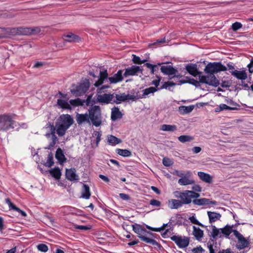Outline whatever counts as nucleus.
<instances>
[{"instance_id":"f257e3e1","label":"nucleus","mask_w":253,"mask_h":253,"mask_svg":"<svg viewBox=\"0 0 253 253\" xmlns=\"http://www.w3.org/2000/svg\"><path fill=\"white\" fill-rule=\"evenodd\" d=\"M74 122L73 118L69 114H63L60 116L55 125L56 132L58 136H64Z\"/></svg>"},{"instance_id":"f03ea898","label":"nucleus","mask_w":253,"mask_h":253,"mask_svg":"<svg viewBox=\"0 0 253 253\" xmlns=\"http://www.w3.org/2000/svg\"><path fill=\"white\" fill-rule=\"evenodd\" d=\"M132 230L135 233L137 234V237L142 241L146 243L150 244L153 246H160V245L155 240L147 237L146 236L148 234L151 236L153 233L147 231L142 225L135 223L132 225Z\"/></svg>"},{"instance_id":"7ed1b4c3","label":"nucleus","mask_w":253,"mask_h":253,"mask_svg":"<svg viewBox=\"0 0 253 253\" xmlns=\"http://www.w3.org/2000/svg\"><path fill=\"white\" fill-rule=\"evenodd\" d=\"M227 68L221 62H210L206 66L204 72L210 76L221 71H226Z\"/></svg>"},{"instance_id":"20e7f679","label":"nucleus","mask_w":253,"mask_h":253,"mask_svg":"<svg viewBox=\"0 0 253 253\" xmlns=\"http://www.w3.org/2000/svg\"><path fill=\"white\" fill-rule=\"evenodd\" d=\"M88 115L89 120L93 125L97 127L100 126L102 123L101 109L99 106H93L89 110Z\"/></svg>"},{"instance_id":"39448f33","label":"nucleus","mask_w":253,"mask_h":253,"mask_svg":"<svg viewBox=\"0 0 253 253\" xmlns=\"http://www.w3.org/2000/svg\"><path fill=\"white\" fill-rule=\"evenodd\" d=\"M15 123L11 115L4 114L0 115V130L7 131L10 128H13Z\"/></svg>"},{"instance_id":"423d86ee","label":"nucleus","mask_w":253,"mask_h":253,"mask_svg":"<svg viewBox=\"0 0 253 253\" xmlns=\"http://www.w3.org/2000/svg\"><path fill=\"white\" fill-rule=\"evenodd\" d=\"M200 194L198 193L190 190H184L182 191L180 202L183 204H189L192 202L193 199L199 198Z\"/></svg>"},{"instance_id":"0eeeda50","label":"nucleus","mask_w":253,"mask_h":253,"mask_svg":"<svg viewBox=\"0 0 253 253\" xmlns=\"http://www.w3.org/2000/svg\"><path fill=\"white\" fill-rule=\"evenodd\" d=\"M89 83L88 82L80 84L71 90V93L76 97L82 96L89 89Z\"/></svg>"},{"instance_id":"6e6552de","label":"nucleus","mask_w":253,"mask_h":253,"mask_svg":"<svg viewBox=\"0 0 253 253\" xmlns=\"http://www.w3.org/2000/svg\"><path fill=\"white\" fill-rule=\"evenodd\" d=\"M199 83L205 84L214 87H217L220 84L219 81L216 79L214 75L207 76L202 75L199 77Z\"/></svg>"},{"instance_id":"1a4fd4ad","label":"nucleus","mask_w":253,"mask_h":253,"mask_svg":"<svg viewBox=\"0 0 253 253\" xmlns=\"http://www.w3.org/2000/svg\"><path fill=\"white\" fill-rule=\"evenodd\" d=\"M171 240L174 242L179 248H185L189 244V238L184 237L182 239L181 236L173 235L170 237Z\"/></svg>"},{"instance_id":"9d476101","label":"nucleus","mask_w":253,"mask_h":253,"mask_svg":"<svg viewBox=\"0 0 253 253\" xmlns=\"http://www.w3.org/2000/svg\"><path fill=\"white\" fill-rule=\"evenodd\" d=\"M114 94L111 93H104L103 94H97L96 96V100L100 103L105 104H113V99Z\"/></svg>"},{"instance_id":"9b49d317","label":"nucleus","mask_w":253,"mask_h":253,"mask_svg":"<svg viewBox=\"0 0 253 253\" xmlns=\"http://www.w3.org/2000/svg\"><path fill=\"white\" fill-rule=\"evenodd\" d=\"M19 30L20 35H35L41 32V29L38 27L30 28L20 27Z\"/></svg>"},{"instance_id":"f8f14e48","label":"nucleus","mask_w":253,"mask_h":253,"mask_svg":"<svg viewBox=\"0 0 253 253\" xmlns=\"http://www.w3.org/2000/svg\"><path fill=\"white\" fill-rule=\"evenodd\" d=\"M192 173L191 171L188 170L186 172L185 175L178 179V183L182 186L191 185L195 183V181L191 178Z\"/></svg>"},{"instance_id":"ddd939ff","label":"nucleus","mask_w":253,"mask_h":253,"mask_svg":"<svg viewBox=\"0 0 253 253\" xmlns=\"http://www.w3.org/2000/svg\"><path fill=\"white\" fill-rule=\"evenodd\" d=\"M116 100L113 99V104L116 103L118 104L121 102H124L127 100H134L137 98L136 96L134 95H130L129 94H126L125 93H123L121 94H116Z\"/></svg>"},{"instance_id":"4468645a","label":"nucleus","mask_w":253,"mask_h":253,"mask_svg":"<svg viewBox=\"0 0 253 253\" xmlns=\"http://www.w3.org/2000/svg\"><path fill=\"white\" fill-rule=\"evenodd\" d=\"M235 236L238 239V248L240 249H243L247 247L249 244V242L238 231H235Z\"/></svg>"},{"instance_id":"2eb2a0df","label":"nucleus","mask_w":253,"mask_h":253,"mask_svg":"<svg viewBox=\"0 0 253 253\" xmlns=\"http://www.w3.org/2000/svg\"><path fill=\"white\" fill-rule=\"evenodd\" d=\"M192 203L195 205L197 206H206L209 205H216L217 202L215 201H211L209 199L205 198H202L200 199L194 198L192 200Z\"/></svg>"},{"instance_id":"dca6fc26","label":"nucleus","mask_w":253,"mask_h":253,"mask_svg":"<svg viewBox=\"0 0 253 253\" xmlns=\"http://www.w3.org/2000/svg\"><path fill=\"white\" fill-rule=\"evenodd\" d=\"M142 72V69H141L140 67L132 65L130 67L125 69V72L124 74V76L125 77H126L129 76L137 75V74L139 72L141 73Z\"/></svg>"},{"instance_id":"f3484780","label":"nucleus","mask_w":253,"mask_h":253,"mask_svg":"<svg viewBox=\"0 0 253 253\" xmlns=\"http://www.w3.org/2000/svg\"><path fill=\"white\" fill-rule=\"evenodd\" d=\"M63 39L66 42H80L81 41V38L79 36L71 32L64 35Z\"/></svg>"},{"instance_id":"a211bd4d","label":"nucleus","mask_w":253,"mask_h":253,"mask_svg":"<svg viewBox=\"0 0 253 253\" xmlns=\"http://www.w3.org/2000/svg\"><path fill=\"white\" fill-rule=\"evenodd\" d=\"M160 69L164 74L169 76L175 75L178 72L177 70L171 65L162 66Z\"/></svg>"},{"instance_id":"6ab92c4d","label":"nucleus","mask_w":253,"mask_h":253,"mask_svg":"<svg viewBox=\"0 0 253 253\" xmlns=\"http://www.w3.org/2000/svg\"><path fill=\"white\" fill-rule=\"evenodd\" d=\"M76 169H66L65 172L66 178L71 181H75L79 180V176L76 173Z\"/></svg>"},{"instance_id":"aec40b11","label":"nucleus","mask_w":253,"mask_h":253,"mask_svg":"<svg viewBox=\"0 0 253 253\" xmlns=\"http://www.w3.org/2000/svg\"><path fill=\"white\" fill-rule=\"evenodd\" d=\"M76 121L78 125H80L84 123H89V115L88 114L77 113L76 116Z\"/></svg>"},{"instance_id":"412c9836","label":"nucleus","mask_w":253,"mask_h":253,"mask_svg":"<svg viewBox=\"0 0 253 253\" xmlns=\"http://www.w3.org/2000/svg\"><path fill=\"white\" fill-rule=\"evenodd\" d=\"M5 202L8 205L9 210H12L17 211L18 212L20 213L21 215L23 217L27 216V213L26 212L20 210L19 208L16 207L13 203L11 202L9 198H6L5 199Z\"/></svg>"},{"instance_id":"4be33fe9","label":"nucleus","mask_w":253,"mask_h":253,"mask_svg":"<svg viewBox=\"0 0 253 253\" xmlns=\"http://www.w3.org/2000/svg\"><path fill=\"white\" fill-rule=\"evenodd\" d=\"M122 74L123 71L122 70H120L113 77H109L108 80L110 84H116L122 81L123 79Z\"/></svg>"},{"instance_id":"5701e85b","label":"nucleus","mask_w":253,"mask_h":253,"mask_svg":"<svg viewBox=\"0 0 253 253\" xmlns=\"http://www.w3.org/2000/svg\"><path fill=\"white\" fill-rule=\"evenodd\" d=\"M123 114L120 111L118 107H114L111 109V119L112 121H115L123 117Z\"/></svg>"},{"instance_id":"b1692460","label":"nucleus","mask_w":253,"mask_h":253,"mask_svg":"<svg viewBox=\"0 0 253 253\" xmlns=\"http://www.w3.org/2000/svg\"><path fill=\"white\" fill-rule=\"evenodd\" d=\"M186 71L194 77H196L198 75L201 74V72L198 71L196 64H188L185 67Z\"/></svg>"},{"instance_id":"393cba45","label":"nucleus","mask_w":253,"mask_h":253,"mask_svg":"<svg viewBox=\"0 0 253 253\" xmlns=\"http://www.w3.org/2000/svg\"><path fill=\"white\" fill-rule=\"evenodd\" d=\"M232 75L235 77L237 79L241 80H245L247 78V74L245 71L234 70L230 72Z\"/></svg>"},{"instance_id":"a878e982","label":"nucleus","mask_w":253,"mask_h":253,"mask_svg":"<svg viewBox=\"0 0 253 253\" xmlns=\"http://www.w3.org/2000/svg\"><path fill=\"white\" fill-rule=\"evenodd\" d=\"M198 175L200 179L206 183H211L212 181V178L211 176L207 173L202 171L198 172Z\"/></svg>"},{"instance_id":"bb28decb","label":"nucleus","mask_w":253,"mask_h":253,"mask_svg":"<svg viewBox=\"0 0 253 253\" xmlns=\"http://www.w3.org/2000/svg\"><path fill=\"white\" fill-rule=\"evenodd\" d=\"M233 225H226L224 227L220 229L221 234L226 237H228L232 233H233L235 235V231L237 230L233 229Z\"/></svg>"},{"instance_id":"cd10ccee","label":"nucleus","mask_w":253,"mask_h":253,"mask_svg":"<svg viewBox=\"0 0 253 253\" xmlns=\"http://www.w3.org/2000/svg\"><path fill=\"white\" fill-rule=\"evenodd\" d=\"M207 214L209 218V222L211 223L219 220L221 217V215L219 213L215 212L208 211Z\"/></svg>"},{"instance_id":"c85d7f7f","label":"nucleus","mask_w":253,"mask_h":253,"mask_svg":"<svg viewBox=\"0 0 253 253\" xmlns=\"http://www.w3.org/2000/svg\"><path fill=\"white\" fill-rule=\"evenodd\" d=\"M55 158L61 164L65 163L67 160L62 150L60 148H58L56 151Z\"/></svg>"},{"instance_id":"c756f323","label":"nucleus","mask_w":253,"mask_h":253,"mask_svg":"<svg viewBox=\"0 0 253 253\" xmlns=\"http://www.w3.org/2000/svg\"><path fill=\"white\" fill-rule=\"evenodd\" d=\"M168 206L171 209H177L182 207V205L180 200L176 199H170L168 201Z\"/></svg>"},{"instance_id":"7c9ffc66","label":"nucleus","mask_w":253,"mask_h":253,"mask_svg":"<svg viewBox=\"0 0 253 253\" xmlns=\"http://www.w3.org/2000/svg\"><path fill=\"white\" fill-rule=\"evenodd\" d=\"M193 235L195 236L196 240L200 241L201 239L203 237L204 232L199 227H196L195 226H193Z\"/></svg>"},{"instance_id":"2f4dec72","label":"nucleus","mask_w":253,"mask_h":253,"mask_svg":"<svg viewBox=\"0 0 253 253\" xmlns=\"http://www.w3.org/2000/svg\"><path fill=\"white\" fill-rule=\"evenodd\" d=\"M194 106L193 105H190L188 106H180L178 108V111L180 114L184 115L190 113L194 109Z\"/></svg>"},{"instance_id":"473e14b6","label":"nucleus","mask_w":253,"mask_h":253,"mask_svg":"<svg viewBox=\"0 0 253 253\" xmlns=\"http://www.w3.org/2000/svg\"><path fill=\"white\" fill-rule=\"evenodd\" d=\"M57 105L62 109H67L69 110L72 109V107L70 104H69L66 101L61 99H58L57 100Z\"/></svg>"},{"instance_id":"72a5a7b5","label":"nucleus","mask_w":253,"mask_h":253,"mask_svg":"<svg viewBox=\"0 0 253 253\" xmlns=\"http://www.w3.org/2000/svg\"><path fill=\"white\" fill-rule=\"evenodd\" d=\"M82 197L85 199H88L90 197V188L87 184H83V189L82 192Z\"/></svg>"},{"instance_id":"f704fd0d","label":"nucleus","mask_w":253,"mask_h":253,"mask_svg":"<svg viewBox=\"0 0 253 253\" xmlns=\"http://www.w3.org/2000/svg\"><path fill=\"white\" fill-rule=\"evenodd\" d=\"M49 173L52 177L56 179H59L61 177V172L58 167L50 169Z\"/></svg>"},{"instance_id":"c9c22d12","label":"nucleus","mask_w":253,"mask_h":253,"mask_svg":"<svg viewBox=\"0 0 253 253\" xmlns=\"http://www.w3.org/2000/svg\"><path fill=\"white\" fill-rule=\"evenodd\" d=\"M177 126L175 125H162L161 129L165 131L174 132L177 130Z\"/></svg>"},{"instance_id":"e433bc0d","label":"nucleus","mask_w":253,"mask_h":253,"mask_svg":"<svg viewBox=\"0 0 253 253\" xmlns=\"http://www.w3.org/2000/svg\"><path fill=\"white\" fill-rule=\"evenodd\" d=\"M107 141L109 144L112 145L118 144L122 142L120 139L112 135L107 136Z\"/></svg>"},{"instance_id":"4c0bfd02","label":"nucleus","mask_w":253,"mask_h":253,"mask_svg":"<svg viewBox=\"0 0 253 253\" xmlns=\"http://www.w3.org/2000/svg\"><path fill=\"white\" fill-rule=\"evenodd\" d=\"M159 88H155L154 87H150L144 89L143 90V94L142 96L139 97L140 98H145L146 95H149L150 93H153L159 90Z\"/></svg>"},{"instance_id":"58836bf2","label":"nucleus","mask_w":253,"mask_h":253,"mask_svg":"<svg viewBox=\"0 0 253 253\" xmlns=\"http://www.w3.org/2000/svg\"><path fill=\"white\" fill-rule=\"evenodd\" d=\"M84 100H82L79 98H77L75 99H71L69 100L70 106L72 105L73 107L81 106L84 105Z\"/></svg>"},{"instance_id":"ea45409f","label":"nucleus","mask_w":253,"mask_h":253,"mask_svg":"<svg viewBox=\"0 0 253 253\" xmlns=\"http://www.w3.org/2000/svg\"><path fill=\"white\" fill-rule=\"evenodd\" d=\"M116 152L119 155L124 157H129L131 155V152L127 149H117Z\"/></svg>"},{"instance_id":"a19ab883","label":"nucleus","mask_w":253,"mask_h":253,"mask_svg":"<svg viewBox=\"0 0 253 253\" xmlns=\"http://www.w3.org/2000/svg\"><path fill=\"white\" fill-rule=\"evenodd\" d=\"M220 229L217 228L214 225L212 226V232H211V236L213 239H216L217 237L221 238L222 237Z\"/></svg>"},{"instance_id":"79ce46f5","label":"nucleus","mask_w":253,"mask_h":253,"mask_svg":"<svg viewBox=\"0 0 253 253\" xmlns=\"http://www.w3.org/2000/svg\"><path fill=\"white\" fill-rule=\"evenodd\" d=\"M224 110H235L236 108L234 107H230L225 104H220L219 106L215 109L216 112L222 111Z\"/></svg>"},{"instance_id":"37998d69","label":"nucleus","mask_w":253,"mask_h":253,"mask_svg":"<svg viewBox=\"0 0 253 253\" xmlns=\"http://www.w3.org/2000/svg\"><path fill=\"white\" fill-rule=\"evenodd\" d=\"M145 226L147 229H148L150 230H151L152 231L161 232V231H163L166 229V228L168 226V223H166V224L164 223V224H163L162 226H161V227H159V228L152 227H151L148 225H146V224H145Z\"/></svg>"},{"instance_id":"c03bdc74","label":"nucleus","mask_w":253,"mask_h":253,"mask_svg":"<svg viewBox=\"0 0 253 253\" xmlns=\"http://www.w3.org/2000/svg\"><path fill=\"white\" fill-rule=\"evenodd\" d=\"M178 140L182 143H185L187 142H190L194 139V138L192 136L187 135H180L178 137Z\"/></svg>"},{"instance_id":"a18cd8bd","label":"nucleus","mask_w":253,"mask_h":253,"mask_svg":"<svg viewBox=\"0 0 253 253\" xmlns=\"http://www.w3.org/2000/svg\"><path fill=\"white\" fill-rule=\"evenodd\" d=\"M163 64V63H158L157 65H153L149 63H146L145 64V66L151 70V74L154 75L155 72V68H158V66H161Z\"/></svg>"},{"instance_id":"49530a36","label":"nucleus","mask_w":253,"mask_h":253,"mask_svg":"<svg viewBox=\"0 0 253 253\" xmlns=\"http://www.w3.org/2000/svg\"><path fill=\"white\" fill-rule=\"evenodd\" d=\"M54 164L53 154L50 153L48 155L47 159L44 165L48 167H51Z\"/></svg>"},{"instance_id":"de8ad7c7","label":"nucleus","mask_w":253,"mask_h":253,"mask_svg":"<svg viewBox=\"0 0 253 253\" xmlns=\"http://www.w3.org/2000/svg\"><path fill=\"white\" fill-rule=\"evenodd\" d=\"M132 61L134 64L141 65L145 63L147 60L146 59L141 60L139 56H137L135 55H133V58Z\"/></svg>"},{"instance_id":"09e8293b","label":"nucleus","mask_w":253,"mask_h":253,"mask_svg":"<svg viewBox=\"0 0 253 253\" xmlns=\"http://www.w3.org/2000/svg\"><path fill=\"white\" fill-rule=\"evenodd\" d=\"M6 32L11 35H19V27L7 28Z\"/></svg>"},{"instance_id":"8fccbe9b","label":"nucleus","mask_w":253,"mask_h":253,"mask_svg":"<svg viewBox=\"0 0 253 253\" xmlns=\"http://www.w3.org/2000/svg\"><path fill=\"white\" fill-rule=\"evenodd\" d=\"M37 249L39 251L44 253L46 252L48 250V246L44 244H40L38 245Z\"/></svg>"},{"instance_id":"3c124183","label":"nucleus","mask_w":253,"mask_h":253,"mask_svg":"<svg viewBox=\"0 0 253 253\" xmlns=\"http://www.w3.org/2000/svg\"><path fill=\"white\" fill-rule=\"evenodd\" d=\"M176 84L172 82L168 81L164 83V84L161 86V87L159 88V89H163V88H167L169 86H175Z\"/></svg>"},{"instance_id":"603ef678","label":"nucleus","mask_w":253,"mask_h":253,"mask_svg":"<svg viewBox=\"0 0 253 253\" xmlns=\"http://www.w3.org/2000/svg\"><path fill=\"white\" fill-rule=\"evenodd\" d=\"M242 24L239 22H236L232 24L231 28L234 31H237L242 27Z\"/></svg>"},{"instance_id":"864d4df0","label":"nucleus","mask_w":253,"mask_h":253,"mask_svg":"<svg viewBox=\"0 0 253 253\" xmlns=\"http://www.w3.org/2000/svg\"><path fill=\"white\" fill-rule=\"evenodd\" d=\"M55 128H53V130L51 131V134H52V141L51 142L49 145V147H53L55 144L57 140V137L55 135V132H54Z\"/></svg>"},{"instance_id":"5fc2aeb1","label":"nucleus","mask_w":253,"mask_h":253,"mask_svg":"<svg viewBox=\"0 0 253 253\" xmlns=\"http://www.w3.org/2000/svg\"><path fill=\"white\" fill-rule=\"evenodd\" d=\"M163 164L165 166L169 167L173 164V162L170 159L165 157L163 159Z\"/></svg>"},{"instance_id":"6e6d98bb","label":"nucleus","mask_w":253,"mask_h":253,"mask_svg":"<svg viewBox=\"0 0 253 253\" xmlns=\"http://www.w3.org/2000/svg\"><path fill=\"white\" fill-rule=\"evenodd\" d=\"M191 251L193 253H203L205 252V251L201 247V246H199L197 247L196 248L192 249Z\"/></svg>"},{"instance_id":"4d7b16f0","label":"nucleus","mask_w":253,"mask_h":253,"mask_svg":"<svg viewBox=\"0 0 253 253\" xmlns=\"http://www.w3.org/2000/svg\"><path fill=\"white\" fill-rule=\"evenodd\" d=\"M101 132L97 131H94L93 134V136H95L96 137V143L97 146H98V143L101 140Z\"/></svg>"},{"instance_id":"13d9d810","label":"nucleus","mask_w":253,"mask_h":253,"mask_svg":"<svg viewBox=\"0 0 253 253\" xmlns=\"http://www.w3.org/2000/svg\"><path fill=\"white\" fill-rule=\"evenodd\" d=\"M186 78L188 79V84H191L196 87L199 85V82L194 79H191L188 77H186Z\"/></svg>"},{"instance_id":"bf43d9fd","label":"nucleus","mask_w":253,"mask_h":253,"mask_svg":"<svg viewBox=\"0 0 253 253\" xmlns=\"http://www.w3.org/2000/svg\"><path fill=\"white\" fill-rule=\"evenodd\" d=\"M227 104L229 105V106H230V107H234L236 108L235 110H237L238 109V107H240L239 104L237 103L236 102H235L232 100H230L229 101H227Z\"/></svg>"},{"instance_id":"052dcab7","label":"nucleus","mask_w":253,"mask_h":253,"mask_svg":"<svg viewBox=\"0 0 253 253\" xmlns=\"http://www.w3.org/2000/svg\"><path fill=\"white\" fill-rule=\"evenodd\" d=\"M74 227L76 229H80V230H88L91 228L90 226H89L79 225H75Z\"/></svg>"},{"instance_id":"680f3d73","label":"nucleus","mask_w":253,"mask_h":253,"mask_svg":"<svg viewBox=\"0 0 253 253\" xmlns=\"http://www.w3.org/2000/svg\"><path fill=\"white\" fill-rule=\"evenodd\" d=\"M99 78L104 80L107 79H108L109 77L107 70L100 71L99 74Z\"/></svg>"},{"instance_id":"e2e57ef3","label":"nucleus","mask_w":253,"mask_h":253,"mask_svg":"<svg viewBox=\"0 0 253 253\" xmlns=\"http://www.w3.org/2000/svg\"><path fill=\"white\" fill-rule=\"evenodd\" d=\"M189 219L191 222H192L193 224L201 226L202 227L204 226L201 223H200L194 216L190 217L189 218Z\"/></svg>"},{"instance_id":"0e129e2a","label":"nucleus","mask_w":253,"mask_h":253,"mask_svg":"<svg viewBox=\"0 0 253 253\" xmlns=\"http://www.w3.org/2000/svg\"><path fill=\"white\" fill-rule=\"evenodd\" d=\"M150 204L152 206L159 207L161 205V203L157 200L152 199L150 201Z\"/></svg>"},{"instance_id":"69168bd1","label":"nucleus","mask_w":253,"mask_h":253,"mask_svg":"<svg viewBox=\"0 0 253 253\" xmlns=\"http://www.w3.org/2000/svg\"><path fill=\"white\" fill-rule=\"evenodd\" d=\"M156 78H157V80H153L152 81V84L154 85L155 86V88H158V86H159L160 84V82L161 81V78L160 76L156 75Z\"/></svg>"},{"instance_id":"338daca9","label":"nucleus","mask_w":253,"mask_h":253,"mask_svg":"<svg viewBox=\"0 0 253 253\" xmlns=\"http://www.w3.org/2000/svg\"><path fill=\"white\" fill-rule=\"evenodd\" d=\"M231 82L230 81H222L220 85L222 87H229L231 86Z\"/></svg>"},{"instance_id":"774afa93","label":"nucleus","mask_w":253,"mask_h":253,"mask_svg":"<svg viewBox=\"0 0 253 253\" xmlns=\"http://www.w3.org/2000/svg\"><path fill=\"white\" fill-rule=\"evenodd\" d=\"M119 196L122 199L126 201H128L130 198L128 195L125 193H120Z\"/></svg>"}]
</instances>
